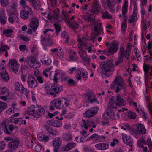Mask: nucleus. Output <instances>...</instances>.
<instances>
[{
	"instance_id": "32",
	"label": "nucleus",
	"mask_w": 152,
	"mask_h": 152,
	"mask_svg": "<svg viewBox=\"0 0 152 152\" xmlns=\"http://www.w3.org/2000/svg\"><path fill=\"white\" fill-rule=\"evenodd\" d=\"M64 72L61 70H58L56 72L54 76V80L55 82H57L59 78L63 77L64 75Z\"/></svg>"
},
{
	"instance_id": "44",
	"label": "nucleus",
	"mask_w": 152,
	"mask_h": 152,
	"mask_svg": "<svg viewBox=\"0 0 152 152\" xmlns=\"http://www.w3.org/2000/svg\"><path fill=\"white\" fill-rule=\"evenodd\" d=\"M29 1L31 3L32 5L34 7H37L39 6V0H29Z\"/></svg>"
},
{
	"instance_id": "40",
	"label": "nucleus",
	"mask_w": 152,
	"mask_h": 152,
	"mask_svg": "<svg viewBox=\"0 0 152 152\" xmlns=\"http://www.w3.org/2000/svg\"><path fill=\"white\" fill-rule=\"evenodd\" d=\"M54 89L53 91L54 93L58 94L63 90V87L59 85H53Z\"/></svg>"
},
{
	"instance_id": "20",
	"label": "nucleus",
	"mask_w": 152,
	"mask_h": 152,
	"mask_svg": "<svg viewBox=\"0 0 152 152\" xmlns=\"http://www.w3.org/2000/svg\"><path fill=\"white\" fill-rule=\"evenodd\" d=\"M39 25V22L37 18H32L29 25V26L34 32L36 31Z\"/></svg>"
},
{
	"instance_id": "29",
	"label": "nucleus",
	"mask_w": 152,
	"mask_h": 152,
	"mask_svg": "<svg viewBox=\"0 0 152 152\" xmlns=\"http://www.w3.org/2000/svg\"><path fill=\"white\" fill-rule=\"evenodd\" d=\"M45 39V37L43 36L41 37V41L43 45L46 46H50L53 44L51 39L48 40L47 39Z\"/></svg>"
},
{
	"instance_id": "2",
	"label": "nucleus",
	"mask_w": 152,
	"mask_h": 152,
	"mask_svg": "<svg viewBox=\"0 0 152 152\" xmlns=\"http://www.w3.org/2000/svg\"><path fill=\"white\" fill-rule=\"evenodd\" d=\"M130 47V45L129 44H127L126 50H125L124 47H120L118 54V57L117 61L115 63L116 66L118 65L119 64L123 62L124 57L126 58L127 60L129 59L131 52Z\"/></svg>"
},
{
	"instance_id": "55",
	"label": "nucleus",
	"mask_w": 152,
	"mask_h": 152,
	"mask_svg": "<svg viewBox=\"0 0 152 152\" xmlns=\"http://www.w3.org/2000/svg\"><path fill=\"white\" fill-rule=\"evenodd\" d=\"M40 66V64L35 59L33 65H32L31 67L34 69H36L39 68Z\"/></svg>"
},
{
	"instance_id": "31",
	"label": "nucleus",
	"mask_w": 152,
	"mask_h": 152,
	"mask_svg": "<svg viewBox=\"0 0 152 152\" xmlns=\"http://www.w3.org/2000/svg\"><path fill=\"white\" fill-rule=\"evenodd\" d=\"M108 119H115V117L114 114L113 113V110L110 109H107L106 112Z\"/></svg>"
},
{
	"instance_id": "7",
	"label": "nucleus",
	"mask_w": 152,
	"mask_h": 152,
	"mask_svg": "<svg viewBox=\"0 0 152 152\" xmlns=\"http://www.w3.org/2000/svg\"><path fill=\"white\" fill-rule=\"evenodd\" d=\"M77 41L79 42L78 45V53L81 58L83 56L86 55V52L83 49V47H87L86 40L85 38L83 37L78 39Z\"/></svg>"
},
{
	"instance_id": "64",
	"label": "nucleus",
	"mask_w": 152,
	"mask_h": 152,
	"mask_svg": "<svg viewBox=\"0 0 152 152\" xmlns=\"http://www.w3.org/2000/svg\"><path fill=\"white\" fill-rule=\"evenodd\" d=\"M68 84L70 86H73L75 85L76 82L72 79H69L67 81Z\"/></svg>"
},
{
	"instance_id": "13",
	"label": "nucleus",
	"mask_w": 152,
	"mask_h": 152,
	"mask_svg": "<svg viewBox=\"0 0 152 152\" xmlns=\"http://www.w3.org/2000/svg\"><path fill=\"white\" fill-rule=\"evenodd\" d=\"M8 65L10 68L15 73L18 72L19 67V64L14 59L10 60L8 63Z\"/></svg>"
},
{
	"instance_id": "18",
	"label": "nucleus",
	"mask_w": 152,
	"mask_h": 152,
	"mask_svg": "<svg viewBox=\"0 0 152 152\" xmlns=\"http://www.w3.org/2000/svg\"><path fill=\"white\" fill-rule=\"evenodd\" d=\"M33 13L31 8H26L23 10H21L20 12V17L22 18L26 19L28 18L29 15Z\"/></svg>"
},
{
	"instance_id": "57",
	"label": "nucleus",
	"mask_w": 152,
	"mask_h": 152,
	"mask_svg": "<svg viewBox=\"0 0 152 152\" xmlns=\"http://www.w3.org/2000/svg\"><path fill=\"white\" fill-rule=\"evenodd\" d=\"M137 18V15L133 14L128 19V21L129 23L134 22Z\"/></svg>"
},
{
	"instance_id": "42",
	"label": "nucleus",
	"mask_w": 152,
	"mask_h": 152,
	"mask_svg": "<svg viewBox=\"0 0 152 152\" xmlns=\"http://www.w3.org/2000/svg\"><path fill=\"white\" fill-rule=\"evenodd\" d=\"M12 121L15 124H18L20 125L23 124V119L22 118H15L12 119Z\"/></svg>"
},
{
	"instance_id": "1",
	"label": "nucleus",
	"mask_w": 152,
	"mask_h": 152,
	"mask_svg": "<svg viewBox=\"0 0 152 152\" xmlns=\"http://www.w3.org/2000/svg\"><path fill=\"white\" fill-rule=\"evenodd\" d=\"M28 114L36 118H39L44 115L45 111L44 108L39 105H32L27 110Z\"/></svg>"
},
{
	"instance_id": "17",
	"label": "nucleus",
	"mask_w": 152,
	"mask_h": 152,
	"mask_svg": "<svg viewBox=\"0 0 152 152\" xmlns=\"http://www.w3.org/2000/svg\"><path fill=\"white\" fill-rule=\"evenodd\" d=\"M128 0H125L124 2V4L122 7V14L124 18L122 23L124 24H126V22L127 20V18L126 14L128 10Z\"/></svg>"
},
{
	"instance_id": "60",
	"label": "nucleus",
	"mask_w": 152,
	"mask_h": 152,
	"mask_svg": "<svg viewBox=\"0 0 152 152\" xmlns=\"http://www.w3.org/2000/svg\"><path fill=\"white\" fill-rule=\"evenodd\" d=\"M85 20L93 23L95 22V19L94 18L91 17L90 16H86L84 17Z\"/></svg>"
},
{
	"instance_id": "34",
	"label": "nucleus",
	"mask_w": 152,
	"mask_h": 152,
	"mask_svg": "<svg viewBox=\"0 0 152 152\" xmlns=\"http://www.w3.org/2000/svg\"><path fill=\"white\" fill-rule=\"evenodd\" d=\"M0 75L1 77V78L3 81L7 82L9 80V77L6 71L1 72L0 73Z\"/></svg>"
},
{
	"instance_id": "61",
	"label": "nucleus",
	"mask_w": 152,
	"mask_h": 152,
	"mask_svg": "<svg viewBox=\"0 0 152 152\" xmlns=\"http://www.w3.org/2000/svg\"><path fill=\"white\" fill-rule=\"evenodd\" d=\"M81 58L83 61L86 63H88L90 61V58L87 55L83 56Z\"/></svg>"
},
{
	"instance_id": "9",
	"label": "nucleus",
	"mask_w": 152,
	"mask_h": 152,
	"mask_svg": "<svg viewBox=\"0 0 152 152\" xmlns=\"http://www.w3.org/2000/svg\"><path fill=\"white\" fill-rule=\"evenodd\" d=\"M15 86L16 90L19 91L22 94H24L27 99L29 98V91L27 88H25L21 83L16 82L15 84Z\"/></svg>"
},
{
	"instance_id": "26",
	"label": "nucleus",
	"mask_w": 152,
	"mask_h": 152,
	"mask_svg": "<svg viewBox=\"0 0 152 152\" xmlns=\"http://www.w3.org/2000/svg\"><path fill=\"white\" fill-rule=\"evenodd\" d=\"M116 100L115 102L117 104L118 106H123L126 104V101L121 97V96L119 95L117 96Z\"/></svg>"
},
{
	"instance_id": "63",
	"label": "nucleus",
	"mask_w": 152,
	"mask_h": 152,
	"mask_svg": "<svg viewBox=\"0 0 152 152\" xmlns=\"http://www.w3.org/2000/svg\"><path fill=\"white\" fill-rule=\"evenodd\" d=\"M1 126H4L5 127V129L4 130V132L7 134H9L10 132H8V129L7 126L6 124V122L4 121H3L1 123Z\"/></svg>"
},
{
	"instance_id": "21",
	"label": "nucleus",
	"mask_w": 152,
	"mask_h": 152,
	"mask_svg": "<svg viewBox=\"0 0 152 152\" xmlns=\"http://www.w3.org/2000/svg\"><path fill=\"white\" fill-rule=\"evenodd\" d=\"M59 14V10L57 9H56L53 12V15H51L48 14V18L51 22L56 21L58 17Z\"/></svg>"
},
{
	"instance_id": "47",
	"label": "nucleus",
	"mask_w": 152,
	"mask_h": 152,
	"mask_svg": "<svg viewBox=\"0 0 152 152\" xmlns=\"http://www.w3.org/2000/svg\"><path fill=\"white\" fill-rule=\"evenodd\" d=\"M142 25L143 26V29L145 31L150 26V23L149 22H146L145 21H142Z\"/></svg>"
},
{
	"instance_id": "53",
	"label": "nucleus",
	"mask_w": 152,
	"mask_h": 152,
	"mask_svg": "<svg viewBox=\"0 0 152 152\" xmlns=\"http://www.w3.org/2000/svg\"><path fill=\"white\" fill-rule=\"evenodd\" d=\"M61 36L63 37L65 39V42L66 43H68L69 42V36L68 35L67 33L65 32H63L61 34Z\"/></svg>"
},
{
	"instance_id": "39",
	"label": "nucleus",
	"mask_w": 152,
	"mask_h": 152,
	"mask_svg": "<svg viewBox=\"0 0 152 152\" xmlns=\"http://www.w3.org/2000/svg\"><path fill=\"white\" fill-rule=\"evenodd\" d=\"M50 31H51L52 32H53V30L50 28L47 29L45 30L43 32V34L45 35L44 36L43 35H42L41 37L42 36H43L45 37V39H47L48 40L50 39H49V37H50V35L49 32Z\"/></svg>"
},
{
	"instance_id": "4",
	"label": "nucleus",
	"mask_w": 152,
	"mask_h": 152,
	"mask_svg": "<svg viewBox=\"0 0 152 152\" xmlns=\"http://www.w3.org/2000/svg\"><path fill=\"white\" fill-rule=\"evenodd\" d=\"M50 104V109L53 110L55 109L54 107L58 109H61L68 106L69 105V102L66 99L59 98L56 99L51 101Z\"/></svg>"
},
{
	"instance_id": "62",
	"label": "nucleus",
	"mask_w": 152,
	"mask_h": 152,
	"mask_svg": "<svg viewBox=\"0 0 152 152\" xmlns=\"http://www.w3.org/2000/svg\"><path fill=\"white\" fill-rule=\"evenodd\" d=\"M134 52L136 57L137 58L138 60L140 61L141 59V58L140 57V54L139 51H138L137 49H135Z\"/></svg>"
},
{
	"instance_id": "25",
	"label": "nucleus",
	"mask_w": 152,
	"mask_h": 152,
	"mask_svg": "<svg viewBox=\"0 0 152 152\" xmlns=\"http://www.w3.org/2000/svg\"><path fill=\"white\" fill-rule=\"evenodd\" d=\"M4 10L1 9L0 11V23L3 25L5 24L7 22Z\"/></svg>"
},
{
	"instance_id": "33",
	"label": "nucleus",
	"mask_w": 152,
	"mask_h": 152,
	"mask_svg": "<svg viewBox=\"0 0 152 152\" xmlns=\"http://www.w3.org/2000/svg\"><path fill=\"white\" fill-rule=\"evenodd\" d=\"M108 144L107 143H102L97 144L95 145L96 148L99 150H105L108 148Z\"/></svg>"
},
{
	"instance_id": "52",
	"label": "nucleus",
	"mask_w": 152,
	"mask_h": 152,
	"mask_svg": "<svg viewBox=\"0 0 152 152\" xmlns=\"http://www.w3.org/2000/svg\"><path fill=\"white\" fill-rule=\"evenodd\" d=\"M123 126L125 127L126 130V131H129L133 133V131H134V129L131 126L127 124L123 125Z\"/></svg>"
},
{
	"instance_id": "19",
	"label": "nucleus",
	"mask_w": 152,
	"mask_h": 152,
	"mask_svg": "<svg viewBox=\"0 0 152 152\" xmlns=\"http://www.w3.org/2000/svg\"><path fill=\"white\" fill-rule=\"evenodd\" d=\"M27 83L29 86L32 88H35L38 85L37 81L33 76H28L27 79Z\"/></svg>"
},
{
	"instance_id": "30",
	"label": "nucleus",
	"mask_w": 152,
	"mask_h": 152,
	"mask_svg": "<svg viewBox=\"0 0 152 152\" xmlns=\"http://www.w3.org/2000/svg\"><path fill=\"white\" fill-rule=\"evenodd\" d=\"M107 106L109 109H111L113 108L115 109L117 106H118V105L115 101L112 98L108 103Z\"/></svg>"
},
{
	"instance_id": "27",
	"label": "nucleus",
	"mask_w": 152,
	"mask_h": 152,
	"mask_svg": "<svg viewBox=\"0 0 152 152\" xmlns=\"http://www.w3.org/2000/svg\"><path fill=\"white\" fill-rule=\"evenodd\" d=\"M76 144L74 142H69L67 143L66 145L63 147V149L66 151H68L73 148L76 145Z\"/></svg>"
},
{
	"instance_id": "22",
	"label": "nucleus",
	"mask_w": 152,
	"mask_h": 152,
	"mask_svg": "<svg viewBox=\"0 0 152 152\" xmlns=\"http://www.w3.org/2000/svg\"><path fill=\"white\" fill-rule=\"evenodd\" d=\"M122 140L124 143L127 145H130L131 147H132V145L133 140L129 136H127L125 134L122 136Z\"/></svg>"
},
{
	"instance_id": "48",
	"label": "nucleus",
	"mask_w": 152,
	"mask_h": 152,
	"mask_svg": "<svg viewBox=\"0 0 152 152\" xmlns=\"http://www.w3.org/2000/svg\"><path fill=\"white\" fill-rule=\"evenodd\" d=\"M7 107V105L5 103L0 101V113Z\"/></svg>"
},
{
	"instance_id": "41",
	"label": "nucleus",
	"mask_w": 152,
	"mask_h": 152,
	"mask_svg": "<svg viewBox=\"0 0 152 152\" xmlns=\"http://www.w3.org/2000/svg\"><path fill=\"white\" fill-rule=\"evenodd\" d=\"M0 95L8 96L9 91L7 88L5 87H1L0 89Z\"/></svg>"
},
{
	"instance_id": "50",
	"label": "nucleus",
	"mask_w": 152,
	"mask_h": 152,
	"mask_svg": "<svg viewBox=\"0 0 152 152\" xmlns=\"http://www.w3.org/2000/svg\"><path fill=\"white\" fill-rule=\"evenodd\" d=\"M64 139L66 141H70L72 140V136L71 134L70 133L66 134L64 137Z\"/></svg>"
},
{
	"instance_id": "49",
	"label": "nucleus",
	"mask_w": 152,
	"mask_h": 152,
	"mask_svg": "<svg viewBox=\"0 0 152 152\" xmlns=\"http://www.w3.org/2000/svg\"><path fill=\"white\" fill-rule=\"evenodd\" d=\"M102 15L103 18H112V16L107 11L105 12H102Z\"/></svg>"
},
{
	"instance_id": "15",
	"label": "nucleus",
	"mask_w": 152,
	"mask_h": 152,
	"mask_svg": "<svg viewBox=\"0 0 152 152\" xmlns=\"http://www.w3.org/2000/svg\"><path fill=\"white\" fill-rule=\"evenodd\" d=\"M118 45L115 41H113L110 45V47L108 48L109 55H113L118 49ZM107 55H108L107 54Z\"/></svg>"
},
{
	"instance_id": "59",
	"label": "nucleus",
	"mask_w": 152,
	"mask_h": 152,
	"mask_svg": "<svg viewBox=\"0 0 152 152\" xmlns=\"http://www.w3.org/2000/svg\"><path fill=\"white\" fill-rule=\"evenodd\" d=\"M107 6L110 11H113L115 10V8L114 5L112 4L110 1H108L107 3Z\"/></svg>"
},
{
	"instance_id": "56",
	"label": "nucleus",
	"mask_w": 152,
	"mask_h": 152,
	"mask_svg": "<svg viewBox=\"0 0 152 152\" xmlns=\"http://www.w3.org/2000/svg\"><path fill=\"white\" fill-rule=\"evenodd\" d=\"M128 116L130 118L135 119L136 117L135 113L132 111L129 112L128 114Z\"/></svg>"
},
{
	"instance_id": "5",
	"label": "nucleus",
	"mask_w": 152,
	"mask_h": 152,
	"mask_svg": "<svg viewBox=\"0 0 152 152\" xmlns=\"http://www.w3.org/2000/svg\"><path fill=\"white\" fill-rule=\"evenodd\" d=\"M111 87L116 93H118L120 91L121 89L125 90L126 86L123 78L121 76H118L116 77Z\"/></svg>"
},
{
	"instance_id": "36",
	"label": "nucleus",
	"mask_w": 152,
	"mask_h": 152,
	"mask_svg": "<svg viewBox=\"0 0 152 152\" xmlns=\"http://www.w3.org/2000/svg\"><path fill=\"white\" fill-rule=\"evenodd\" d=\"M35 58L33 57H28L25 59V62H26L31 67H32Z\"/></svg>"
},
{
	"instance_id": "10",
	"label": "nucleus",
	"mask_w": 152,
	"mask_h": 152,
	"mask_svg": "<svg viewBox=\"0 0 152 152\" xmlns=\"http://www.w3.org/2000/svg\"><path fill=\"white\" fill-rule=\"evenodd\" d=\"M77 75L76 77L78 80L83 78L84 80L87 79L88 77V73L86 69L80 68L76 70Z\"/></svg>"
},
{
	"instance_id": "43",
	"label": "nucleus",
	"mask_w": 152,
	"mask_h": 152,
	"mask_svg": "<svg viewBox=\"0 0 152 152\" xmlns=\"http://www.w3.org/2000/svg\"><path fill=\"white\" fill-rule=\"evenodd\" d=\"M82 120L83 122L84 127L85 128V129H88V128L89 126H91V125L92 124V123L91 121H86L85 120L83 119H82Z\"/></svg>"
},
{
	"instance_id": "28",
	"label": "nucleus",
	"mask_w": 152,
	"mask_h": 152,
	"mask_svg": "<svg viewBox=\"0 0 152 152\" xmlns=\"http://www.w3.org/2000/svg\"><path fill=\"white\" fill-rule=\"evenodd\" d=\"M99 22L98 21L94 22L95 26H94V28L95 32H97V35H99L100 31L102 29V23H101Z\"/></svg>"
},
{
	"instance_id": "12",
	"label": "nucleus",
	"mask_w": 152,
	"mask_h": 152,
	"mask_svg": "<svg viewBox=\"0 0 152 152\" xmlns=\"http://www.w3.org/2000/svg\"><path fill=\"white\" fill-rule=\"evenodd\" d=\"M99 109V107H92L85 112L83 114V115L86 118L94 116L97 113Z\"/></svg>"
},
{
	"instance_id": "3",
	"label": "nucleus",
	"mask_w": 152,
	"mask_h": 152,
	"mask_svg": "<svg viewBox=\"0 0 152 152\" xmlns=\"http://www.w3.org/2000/svg\"><path fill=\"white\" fill-rule=\"evenodd\" d=\"M115 65L113 61L109 60L101 62L100 64V67L102 71L106 75L110 76L114 70Z\"/></svg>"
},
{
	"instance_id": "24",
	"label": "nucleus",
	"mask_w": 152,
	"mask_h": 152,
	"mask_svg": "<svg viewBox=\"0 0 152 152\" xmlns=\"http://www.w3.org/2000/svg\"><path fill=\"white\" fill-rule=\"evenodd\" d=\"M8 21L11 24L13 23L16 22L18 23L19 22L18 15H8Z\"/></svg>"
},
{
	"instance_id": "51",
	"label": "nucleus",
	"mask_w": 152,
	"mask_h": 152,
	"mask_svg": "<svg viewBox=\"0 0 152 152\" xmlns=\"http://www.w3.org/2000/svg\"><path fill=\"white\" fill-rule=\"evenodd\" d=\"M1 5L3 7H5L9 4V0H0Z\"/></svg>"
},
{
	"instance_id": "58",
	"label": "nucleus",
	"mask_w": 152,
	"mask_h": 152,
	"mask_svg": "<svg viewBox=\"0 0 152 152\" xmlns=\"http://www.w3.org/2000/svg\"><path fill=\"white\" fill-rule=\"evenodd\" d=\"M54 26L56 30V32L57 34H58V32H60L61 31V27L57 23H54Z\"/></svg>"
},
{
	"instance_id": "6",
	"label": "nucleus",
	"mask_w": 152,
	"mask_h": 152,
	"mask_svg": "<svg viewBox=\"0 0 152 152\" xmlns=\"http://www.w3.org/2000/svg\"><path fill=\"white\" fill-rule=\"evenodd\" d=\"M82 98L87 103L93 104L96 102L99 104L96 96L92 91H88L84 94L82 95Z\"/></svg>"
},
{
	"instance_id": "11",
	"label": "nucleus",
	"mask_w": 152,
	"mask_h": 152,
	"mask_svg": "<svg viewBox=\"0 0 152 152\" xmlns=\"http://www.w3.org/2000/svg\"><path fill=\"white\" fill-rule=\"evenodd\" d=\"M17 3L15 2H13L11 5L9 6L7 10L8 15H18L17 10Z\"/></svg>"
},
{
	"instance_id": "8",
	"label": "nucleus",
	"mask_w": 152,
	"mask_h": 152,
	"mask_svg": "<svg viewBox=\"0 0 152 152\" xmlns=\"http://www.w3.org/2000/svg\"><path fill=\"white\" fill-rule=\"evenodd\" d=\"M5 140L7 141H9L8 146L9 148L12 150L17 148L20 144V141L16 138H13L8 137L5 138Z\"/></svg>"
},
{
	"instance_id": "45",
	"label": "nucleus",
	"mask_w": 152,
	"mask_h": 152,
	"mask_svg": "<svg viewBox=\"0 0 152 152\" xmlns=\"http://www.w3.org/2000/svg\"><path fill=\"white\" fill-rule=\"evenodd\" d=\"M13 32V30L10 29H6L4 30L3 33L8 37H10L11 36L10 34V33H12Z\"/></svg>"
},
{
	"instance_id": "23",
	"label": "nucleus",
	"mask_w": 152,
	"mask_h": 152,
	"mask_svg": "<svg viewBox=\"0 0 152 152\" xmlns=\"http://www.w3.org/2000/svg\"><path fill=\"white\" fill-rule=\"evenodd\" d=\"M47 123L48 124L52 126L58 127L61 126L62 125L61 122L57 120H48L47 121Z\"/></svg>"
},
{
	"instance_id": "35",
	"label": "nucleus",
	"mask_w": 152,
	"mask_h": 152,
	"mask_svg": "<svg viewBox=\"0 0 152 152\" xmlns=\"http://www.w3.org/2000/svg\"><path fill=\"white\" fill-rule=\"evenodd\" d=\"M61 139L57 137L53 142V145L56 148H58L61 143Z\"/></svg>"
},
{
	"instance_id": "46",
	"label": "nucleus",
	"mask_w": 152,
	"mask_h": 152,
	"mask_svg": "<svg viewBox=\"0 0 152 152\" xmlns=\"http://www.w3.org/2000/svg\"><path fill=\"white\" fill-rule=\"evenodd\" d=\"M53 85L51 84H49L46 86L45 87V90L47 92V93L51 91H53L54 89Z\"/></svg>"
},
{
	"instance_id": "16",
	"label": "nucleus",
	"mask_w": 152,
	"mask_h": 152,
	"mask_svg": "<svg viewBox=\"0 0 152 152\" xmlns=\"http://www.w3.org/2000/svg\"><path fill=\"white\" fill-rule=\"evenodd\" d=\"M146 133V130L145 126L141 124L137 125L136 129H134L133 132V133L136 134H145Z\"/></svg>"
},
{
	"instance_id": "54",
	"label": "nucleus",
	"mask_w": 152,
	"mask_h": 152,
	"mask_svg": "<svg viewBox=\"0 0 152 152\" xmlns=\"http://www.w3.org/2000/svg\"><path fill=\"white\" fill-rule=\"evenodd\" d=\"M20 4L23 9L26 8H28V9L29 8L30 9L31 8L29 6L26 5V2L25 0H20Z\"/></svg>"
},
{
	"instance_id": "38",
	"label": "nucleus",
	"mask_w": 152,
	"mask_h": 152,
	"mask_svg": "<svg viewBox=\"0 0 152 152\" xmlns=\"http://www.w3.org/2000/svg\"><path fill=\"white\" fill-rule=\"evenodd\" d=\"M41 62L43 64L46 65H49L52 63L50 58L47 56L42 58L41 60Z\"/></svg>"
},
{
	"instance_id": "14",
	"label": "nucleus",
	"mask_w": 152,
	"mask_h": 152,
	"mask_svg": "<svg viewBox=\"0 0 152 152\" xmlns=\"http://www.w3.org/2000/svg\"><path fill=\"white\" fill-rule=\"evenodd\" d=\"M101 10L100 5L97 0H94L92 8L90 10V12L94 15L99 12Z\"/></svg>"
},
{
	"instance_id": "37",
	"label": "nucleus",
	"mask_w": 152,
	"mask_h": 152,
	"mask_svg": "<svg viewBox=\"0 0 152 152\" xmlns=\"http://www.w3.org/2000/svg\"><path fill=\"white\" fill-rule=\"evenodd\" d=\"M38 138L40 141H43L44 142L48 141L49 140V137L48 136H45L42 134L38 135Z\"/></svg>"
}]
</instances>
